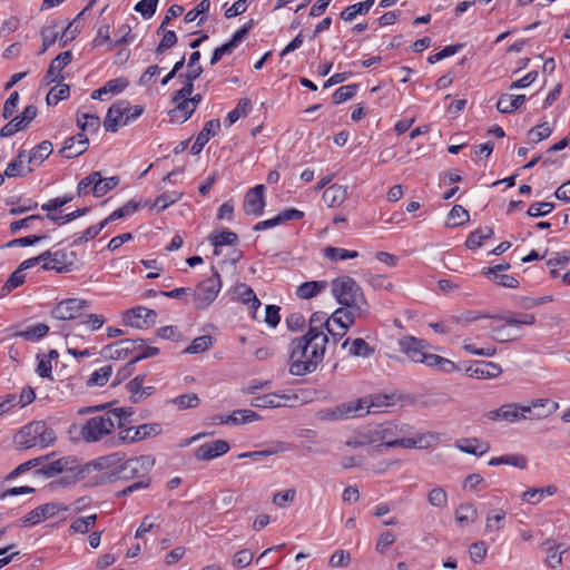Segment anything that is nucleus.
Masks as SVG:
<instances>
[{"label": "nucleus", "instance_id": "obj_1", "mask_svg": "<svg viewBox=\"0 0 570 570\" xmlns=\"http://www.w3.org/2000/svg\"><path fill=\"white\" fill-rule=\"evenodd\" d=\"M328 342L327 336L307 334L293 338L288 345L289 373L303 376L316 371L324 360Z\"/></svg>", "mask_w": 570, "mask_h": 570}, {"label": "nucleus", "instance_id": "obj_2", "mask_svg": "<svg viewBox=\"0 0 570 570\" xmlns=\"http://www.w3.org/2000/svg\"><path fill=\"white\" fill-rule=\"evenodd\" d=\"M403 434V426L382 423L368 429L364 438L367 443H379L376 449L380 452L382 448L429 449L440 439L435 432L416 433L411 438H404Z\"/></svg>", "mask_w": 570, "mask_h": 570}, {"label": "nucleus", "instance_id": "obj_3", "mask_svg": "<svg viewBox=\"0 0 570 570\" xmlns=\"http://www.w3.org/2000/svg\"><path fill=\"white\" fill-rule=\"evenodd\" d=\"M399 346L400 351L414 363L424 364L430 368H434L445 374H450L459 370L458 365L453 361L438 354L430 353L431 346L425 340L407 335L399 341Z\"/></svg>", "mask_w": 570, "mask_h": 570}, {"label": "nucleus", "instance_id": "obj_4", "mask_svg": "<svg viewBox=\"0 0 570 570\" xmlns=\"http://www.w3.org/2000/svg\"><path fill=\"white\" fill-rule=\"evenodd\" d=\"M55 431L43 421H33L21 428L13 436V443L19 449H45L53 444Z\"/></svg>", "mask_w": 570, "mask_h": 570}, {"label": "nucleus", "instance_id": "obj_5", "mask_svg": "<svg viewBox=\"0 0 570 570\" xmlns=\"http://www.w3.org/2000/svg\"><path fill=\"white\" fill-rule=\"evenodd\" d=\"M499 320L504 321V324L495 325L493 322L482 325V328L489 330L491 338L503 343L518 338L519 334H513L509 327H517L520 325H532L535 323V317L532 314H510Z\"/></svg>", "mask_w": 570, "mask_h": 570}, {"label": "nucleus", "instance_id": "obj_6", "mask_svg": "<svg viewBox=\"0 0 570 570\" xmlns=\"http://www.w3.org/2000/svg\"><path fill=\"white\" fill-rule=\"evenodd\" d=\"M115 430V422L106 412L88 419L80 428L79 434L87 443H96Z\"/></svg>", "mask_w": 570, "mask_h": 570}, {"label": "nucleus", "instance_id": "obj_7", "mask_svg": "<svg viewBox=\"0 0 570 570\" xmlns=\"http://www.w3.org/2000/svg\"><path fill=\"white\" fill-rule=\"evenodd\" d=\"M222 288L220 276L217 272L202 281L195 289H191L194 306L196 309H207L217 298Z\"/></svg>", "mask_w": 570, "mask_h": 570}, {"label": "nucleus", "instance_id": "obj_8", "mask_svg": "<svg viewBox=\"0 0 570 570\" xmlns=\"http://www.w3.org/2000/svg\"><path fill=\"white\" fill-rule=\"evenodd\" d=\"M331 293L341 306L365 297L362 287L347 275L338 276L332 281Z\"/></svg>", "mask_w": 570, "mask_h": 570}, {"label": "nucleus", "instance_id": "obj_9", "mask_svg": "<svg viewBox=\"0 0 570 570\" xmlns=\"http://www.w3.org/2000/svg\"><path fill=\"white\" fill-rule=\"evenodd\" d=\"M154 460L148 455H140L128 460H122L119 468L112 472V476L118 479L144 478L148 474Z\"/></svg>", "mask_w": 570, "mask_h": 570}, {"label": "nucleus", "instance_id": "obj_10", "mask_svg": "<svg viewBox=\"0 0 570 570\" xmlns=\"http://www.w3.org/2000/svg\"><path fill=\"white\" fill-rule=\"evenodd\" d=\"M88 307L89 303L86 299L66 298L57 303L50 314L58 321L80 320L81 312Z\"/></svg>", "mask_w": 570, "mask_h": 570}, {"label": "nucleus", "instance_id": "obj_11", "mask_svg": "<svg viewBox=\"0 0 570 570\" xmlns=\"http://www.w3.org/2000/svg\"><path fill=\"white\" fill-rule=\"evenodd\" d=\"M361 401H350L333 407H325L316 413L321 421H341L350 417H356L360 414Z\"/></svg>", "mask_w": 570, "mask_h": 570}, {"label": "nucleus", "instance_id": "obj_12", "mask_svg": "<svg viewBox=\"0 0 570 570\" xmlns=\"http://www.w3.org/2000/svg\"><path fill=\"white\" fill-rule=\"evenodd\" d=\"M528 413H531V407H525V405H518L515 403H508L503 404L499 409L487 412L485 417L494 422L504 421L513 423L519 420H525L528 417Z\"/></svg>", "mask_w": 570, "mask_h": 570}, {"label": "nucleus", "instance_id": "obj_13", "mask_svg": "<svg viewBox=\"0 0 570 570\" xmlns=\"http://www.w3.org/2000/svg\"><path fill=\"white\" fill-rule=\"evenodd\" d=\"M340 318H344L347 325H353L357 320H366L370 316V304L365 297L353 303L341 306L336 309Z\"/></svg>", "mask_w": 570, "mask_h": 570}, {"label": "nucleus", "instance_id": "obj_14", "mask_svg": "<svg viewBox=\"0 0 570 570\" xmlns=\"http://www.w3.org/2000/svg\"><path fill=\"white\" fill-rule=\"evenodd\" d=\"M37 111L35 105L24 107L20 116L14 117L1 128L0 136L2 138L11 137L16 132L24 129L36 118Z\"/></svg>", "mask_w": 570, "mask_h": 570}, {"label": "nucleus", "instance_id": "obj_15", "mask_svg": "<svg viewBox=\"0 0 570 570\" xmlns=\"http://www.w3.org/2000/svg\"><path fill=\"white\" fill-rule=\"evenodd\" d=\"M156 312L147 307L137 306L125 313L124 321L135 328H148L155 323Z\"/></svg>", "mask_w": 570, "mask_h": 570}, {"label": "nucleus", "instance_id": "obj_16", "mask_svg": "<svg viewBox=\"0 0 570 570\" xmlns=\"http://www.w3.org/2000/svg\"><path fill=\"white\" fill-rule=\"evenodd\" d=\"M128 109V101L118 100L112 104L105 117L104 127L106 131L116 132L120 126H126L125 114Z\"/></svg>", "mask_w": 570, "mask_h": 570}, {"label": "nucleus", "instance_id": "obj_17", "mask_svg": "<svg viewBox=\"0 0 570 570\" xmlns=\"http://www.w3.org/2000/svg\"><path fill=\"white\" fill-rule=\"evenodd\" d=\"M298 396L296 394L285 393H269L262 396H256L250 401V405L261 409H274L287 405L288 403L296 402Z\"/></svg>", "mask_w": 570, "mask_h": 570}, {"label": "nucleus", "instance_id": "obj_18", "mask_svg": "<svg viewBox=\"0 0 570 570\" xmlns=\"http://www.w3.org/2000/svg\"><path fill=\"white\" fill-rule=\"evenodd\" d=\"M229 451V444L225 440H214L199 445L195 452V459L199 461H210L223 456Z\"/></svg>", "mask_w": 570, "mask_h": 570}, {"label": "nucleus", "instance_id": "obj_19", "mask_svg": "<svg viewBox=\"0 0 570 570\" xmlns=\"http://www.w3.org/2000/svg\"><path fill=\"white\" fill-rule=\"evenodd\" d=\"M253 21L245 23L240 29H238L229 41L217 47L210 58V65H216L224 55H229L233 50L245 39L249 30L252 29Z\"/></svg>", "mask_w": 570, "mask_h": 570}, {"label": "nucleus", "instance_id": "obj_20", "mask_svg": "<svg viewBox=\"0 0 570 570\" xmlns=\"http://www.w3.org/2000/svg\"><path fill=\"white\" fill-rule=\"evenodd\" d=\"M264 185H257L250 188L244 198L243 209L247 215L261 216L264 212Z\"/></svg>", "mask_w": 570, "mask_h": 570}, {"label": "nucleus", "instance_id": "obj_21", "mask_svg": "<svg viewBox=\"0 0 570 570\" xmlns=\"http://www.w3.org/2000/svg\"><path fill=\"white\" fill-rule=\"evenodd\" d=\"M465 373L470 377L489 380L499 376L502 373V368L498 363L482 361L466 367Z\"/></svg>", "mask_w": 570, "mask_h": 570}, {"label": "nucleus", "instance_id": "obj_22", "mask_svg": "<svg viewBox=\"0 0 570 570\" xmlns=\"http://www.w3.org/2000/svg\"><path fill=\"white\" fill-rule=\"evenodd\" d=\"M173 102L175 104V108L168 112L169 120L173 124H184L196 110L195 105H193L188 98L178 99L177 97H173Z\"/></svg>", "mask_w": 570, "mask_h": 570}, {"label": "nucleus", "instance_id": "obj_23", "mask_svg": "<svg viewBox=\"0 0 570 570\" xmlns=\"http://www.w3.org/2000/svg\"><path fill=\"white\" fill-rule=\"evenodd\" d=\"M220 130V121L219 119L208 120L203 129L197 135L191 148L190 153L193 155H198L204 146L209 141L212 137H215Z\"/></svg>", "mask_w": 570, "mask_h": 570}, {"label": "nucleus", "instance_id": "obj_24", "mask_svg": "<svg viewBox=\"0 0 570 570\" xmlns=\"http://www.w3.org/2000/svg\"><path fill=\"white\" fill-rule=\"evenodd\" d=\"M89 145V140L85 134H77L65 140L60 153L63 157L70 159L83 154Z\"/></svg>", "mask_w": 570, "mask_h": 570}, {"label": "nucleus", "instance_id": "obj_25", "mask_svg": "<svg viewBox=\"0 0 570 570\" xmlns=\"http://www.w3.org/2000/svg\"><path fill=\"white\" fill-rule=\"evenodd\" d=\"M525 407H531V413H528L527 419L541 420L553 414L559 409V403L549 399H537L530 405H525Z\"/></svg>", "mask_w": 570, "mask_h": 570}, {"label": "nucleus", "instance_id": "obj_26", "mask_svg": "<svg viewBox=\"0 0 570 570\" xmlns=\"http://www.w3.org/2000/svg\"><path fill=\"white\" fill-rule=\"evenodd\" d=\"M543 549L546 550V566L554 569L561 566L562 554L568 551V546L563 543H554L548 540L543 543Z\"/></svg>", "mask_w": 570, "mask_h": 570}, {"label": "nucleus", "instance_id": "obj_27", "mask_svg": "<svg viewBox=\"0 0 570 570\" xmlns=\"http://www.w3.org/2000/svg\"><path fill=\"white\" fill-rule=\"evenodd\" d=\"M455 448L463 453L473 454L476 456H482L490 450L488 442L481 441L476 438L460 439L455 442Z\"/></svg>", "mask_w": 570, "mask_h": 570}, {"label": "nucleus", "instance_id": "obj_28", "mask_svg": "<svg viewBox=\"0 0 570 570\" xmlns=\"http://www.w3.org/2000/svg\"><path fill=\"white\" fill-rule=\"evenodd\" d=\"M393 400H394L393 395H386V394H377V395L361 397L357 401H361L364 403H362V406L360 407L358 416H363L364 414L370 413L371 409H381V407L390 406L393 404Z\"/></svg>", "mask_w": 570, "mask_h": 570}, {"label": "nucleus", "instance_id": "obj_29", "mask_svg": "<svg viewBox=\"0 0 570 570\" xmlns=\"http://www.w3.org/2000/svg\"><path fill=\"white\" fill-rule=\"evenodd\" d=\"M72 60V53L70 51L60 52L50 63L45 79L48 83L55 82L60 78V72L68 66Z\"/></svg>", "mask_w": 570, "mask_h": 570}, {"label": "nucleus", "instance_id": "obj_30", "mask_svg": "<svg viewBox=\"0 0 570 570\" xmlns=\"http://www.w3.org/2000/svg\"><path fill=\"white\" fill-rule=\"evenodd\" d=\"M337 314L338 312L336 309L331 314L330 322H327L325 330V333L327 336L331 335L334 343L341 340L351 327V325H347L344 318L341 320Z\"/></svg>", "mask_w": 570, "mask_h": 570}, {"label": "nucleus", "instance_id": "obj_31", "mask_svg": "<svg viewBox=\"0 0 570 570\" xmlns=\"http://www.w3.org/2000/svg\"><path fill=\"white\" fill-rule=\"evenodd\" d=\"M124 459H125V453L115 452V453H110V454L95 459L91 462V465L96 470L110 471V475H112V472L119 468V465Z\"/></svg>", "mask_w": 570, "mask_h": 570}, {"label": "nucleus", "instance_id": "obj_32", "mask_svg": "<svg viewBox=\"0 0 570 570\" xmlns=\"http://www.w3.org/2000/svg\"><path fill=\"white\" fill-rule=\"evenodd\" d=\"M326 288V281H309L296 288V295L302 299H311L323 293Z\"/></svg>", "mask_w": 570, "mask_h": 570}, {"label": "nucleus", "instance_id": "obj_33", "mask_svg": "<svg viewBox=\"0 0 570 570\" xmlns=\"http://www.w3.org/2000/svg\"><path fill=\"white\" fill-rule=\"evenodd\" d=\"M287 450H289L288 443H285L282 441H276L264 450L245 452V453L239 454L238 458H240V459L249 458L252 460L257 461V460H261L262 458H266V456L274 455V454H277L281 452H285Z\"/></svg>", "mask_w": 570, "mask_h": 570}, {"label": "nucleus", "instance_id": "obj_34", "mask_svg": "<svg viewBox=\"0 0 570 570\" xmlns=\"http://www.w3.org/2000/svg\"><path fill=\"white\" fill-rule=\"evenodd\" d=\"M49 332V326L43 323H36L14 333V336L21 337L27 342H38Z\"/></svg>", "mask_w": 570, "mask_h": 570}, {"label": "nucleus", "instance_id": "obj_35", "mask_svg": "<svg viewBox=\"0 0 570 570\" xmlns=\"http://www.w3.org/2000/svg\"><path fill=\"white\" fill-rule=\"evenodd\" d=\"M327 322H330V316H327L324 312H315L311 315L308 322V331L305 333L307 335H317V336H327L325 333Z\"/></svg>", "mask_w": 570, "mask_h": 570}, {"label": "nucleus", "instance_id": "obj_36", "mask_svg": "<svg viewBox=\"0 0 570 570\" xmlns=\"http://www.w3.org/2000/svg\"><path fill=\"white\" fill-rule=\"evenodd\" d=\"M524 101V95L503 94L497 102V109L502 114H510L517 110Z\"/></svg>", "mask_w": 570, "mask_h": 570}, {"label": "nucleus", "instance_id": "obj_37", "mask_svg": "<svg viewBox=\"0 0 570 570\" xmlns=\"http://www.w3.org/2000/svg\"><path fill=\"white\" fill-rule=\"evenodd\" d=\"M507 512L503 509H493L488 512L484 531L488 533L498 532L505 525Z\"/></svg>", "mask_w": 570, "mask_h": 570}, {"label": "nucleus", "instance_id": "obj_38", "mask_svg": "<svg viewBox=\"0 0 570 570\" xmlns=\"http://www.w3.org/2000/svg\"><path fill=\"white\" fill-rule=\"evenodd\" d=\"M210 244L215 247V255H219L218 248L225 245H236L238 243V236L236 233L224 229L220 232L213 233L209 236Z\"/></svg>", "mask_w": 570, "mask_h": 570}, {"label": "nucleus", "instance_id": "obj_39", "mask_svg": "<svg viewBox=\"0 0 570 570\" xmlns=\"http://www.w3.org/2000/svg\"><path fill=\"white\" fill-rule=\"evenodd\" d=\"M144 381H145L144 375H137L127 384V390L130 393L131 400L134 402H139L144 397H146L153 393L154 387L153 386L144 387L142 386Z\"/></svg>", "mask_w": 570, "mask_h": 570}, {"label": "nucleus", "instance_id": "obj_40", "mask_svg": "<svg viewBox=\"0 0 570 570\" xmlns=\"http://www.w3.org/2000/svg\"><path fill=\"white\" fill-rule=\"evenodd\" d=\"M346 194V188L344 186L334 184L325 189L323 200L328 207H335L345 200Z\"/></svg>", "mask_w": 570, "mask_h": 570}, {"label": "nucleus", "instance_id": "obj_41", "mask_svg": "<svg viewBox=\"0 0 570 570\" xmlns=\"http://www.w3.org/2000/svg\"><path fill=\"white\" fill-rule=\"evenodd\" d=\"M374 2V0H365L363 2L348 6L341 12V19L346 22H351L357 14H366L373 7Z\"/></svg>", "mask_w": 570, "mask_h": 570}, {"label": "nucleus", "instance_id": "obj_42", "mask_svg": "<svg viewBox=\"0 0 570 570\" xmlns=\"http://www.w3.org/2000/svg\"><path fill=\"white\" fill-rule=\"evenodd\" d=\"M259 420V415L252 410H236L226 415L227 425L247 424Z\"/></svg>", "mask_w": 570, "mask_h": 570}, {"label": "nucleus", "instance_id": "obj_43", "mask_svg": "<svg viewBox=\"0 0 570 570\" xmlns=\"http://www.w3.org/2000/svg\"><path fill=\"white\" fill-rule=\"evenodd\" d=\"M76 461L71 458H61L53 462H50L41 468V473L47 476H53L58 473L68 471L72 469V464Z\"/></svg>", "mask_w": 570, "mask_h": 570}, {"label": "nucleus", "instance_id": "obj_44", "mask_svg": "<svg viewBox=\"0 0 570 570\" xmlns=\"http://www.w3.org/2000/svg\"><path fill=\"white\" fill-rule=\"evenodd\" d=\"M557 489L552 485L544 488H531L523 492L522 501L530 504H538L543 498L553 495Z\"/></svg>", "mask_w": 570, "mask_h": 570}, {"label": "nucleus", "instance_id": "obj_45", "mask_svg": "<svg viewBox=\"0 0 570 570\" xmlns=\"http://www.w3.org/2000/svg\"><path fill=\"white\" fill-rule=\"evenodd\" d=\"M52 153V145L48 140L41 141L28 155V164L38 166L47 159Z\"/></svg>", "mask_w": 570, "mask_h": 570}, {"label": "nucleus", "instance_id": "obj_46", "mask_svg": "<svg viewBox=\"0 0 570 570\" xmlns=\"http://www.w3.org/2000/svg\"><path fill=\"white\" fill-rule=\"evenodd\" d=\"M250 109L252 101L248 98L239 99L236 107L227 114L225 125H234L239 118L247 116Z\"/></svg>", "mask_w": 570, "mask_h": 570}, {"label": "nucleus", "instance_id": "obj_47", "mask_svg": "<svg viewBox=\"0 0 570 570\" xmlns=\"http://www.w3.org/2000/svg\"><path fill=\"white\" fill-rule=\"evenodd\" d=\"M119 184V177L111 176L107 178H102L101 174L98 171V177L96 178V184L91 188V193L96 197H101L106 195L109 190L114 189Z\"/></svg>", "mask_w": 570, "mask_h": 570}, {"label": "nucleus", "instance_id": "obj_48", "mask_svg": "<svg viewBox=\"0 0 570 570\" xmlns=\"http://www.w3.org/2000/svg\"><path fill=\"white\" fill-rule=\"evenodd\" d=\"M96 521L97 514L77 518L71 522L68 531L70 534L88 533L96 524Z\"/></svg>", "mask_w": 570, "mask_h": 570}, {"label": "nucleus", "instance_id": "obj_49", "mask_svg": "<svg viewBox=\"0 0 570 570\" xmlns=\"http://www.w3.org/2000/svg\"><path fill=\"white\" fill-rule=\"evenodd\" d=\"M478 519V510L472 503H464L456 508L455 520L460 524L474 523Z\"/></svg>", "mask_w": 570, "mask_h": 570}, {"label": "nucleus", "instance_id": "obj_50", "mask_svg": "<svg viewBox=\"0 0 570 570\" xmlns=\"http://www.w3.org/2000/svg\"><path fill=\"white\" fill-rule=\"evenodd\" d=\"M493 234L494 232L491 227H480L468 236L465 245L470 249H475L482 245L484 239L492 237Z\"/></svg>", "mask_w": 570, "mask_h": 570}, {"label": "nucleus", "instance_id": "obj_51", "mask_svg": "<svg viewBox=\"0 0 570 570\" xmlns=\"http://www.w3.org/2000/svg\"><path fill=\"white\" fill-rule=\"evenodd\" d=\"M323 255L325 258L332 262L353 259L358 256V252L350 250L341 247H332L327 246L323 250Z\"/></svg>", "mask_w": 570, "mask_h": 570}, {"label": "nucleus", "instance_id": "obj_52", "mask_svg": "<svg viewBox=\"0 0 570 570\" xmlns=\"http://www.w3.org/2000/svg\"><path fill=\"white\" fill-rule=\"evenodd\" d=\"M135 346H142V340H121L115 344V350L111 352L112 358H121L122 356L134 353Z\"/></svg>", "mask_w": 570, "mask_h": 570}, {"label": "nucleus", "instance_id": "obj_53", "mask_svg": "<svg viewBox=\"0 0 570 570\" xmlns=\"http://www.w3.org/2000/svg\"><path fill=\"white\" fill-rule=\"evenodd\" d=\"M111 374H112L111 365H105L102 367H99L91 373L90 377L87 381V385L90 387L104 386L109 381Z\"/></svg>", "mask_w": 570, "mask_h": 570}, {"label": "nucleus", "instance_id": "obj_54", "mask_svg": "<svg viewBox=\"0 0 570 570\" xmlns=\"http://www.w3.org/2000/svg\"><path fill=\"white\" fill-rule=\"evenodd\" d=\"M60 29H62V26H59L58 23H53L52 26H48L41 29L40 35L42 39V47L40 53L46 52L49 47L57 41Z\"/></svg>", "mask_w": 570, "mask_h": 570}, {"label": "nucleus", "instance_id": "obj_55", "mask_svg": "<svg viewBox=\"0 0 570 570\" xmlns=\"http://www.w3.org/2000/svg\"><path fill=\"white\" fill-rule=\"evenodd\" d=\"M77 126L82 131L96 132L100 128V118L97 115L80 114L77 116Z\"/></svg>", "mask_w": 570, "mask_h": 570}, {"label": "nucleus", "instance_id": "obj_56", "mask_svg": "<svg viewBox=\"0 0 570 570\" xmlns=\"http://www.w3.org/2000/svg\"><path fill=\"white\" fill-rule=\"evenodd\" d=\"M214 338L210 335L198 336L193 340L191 344L186 347L187 354H199L212 347Z\"/></svg>", "mask_w": 570, "mask_h": 570}, {"label": "nucleus", "instance_id": "obj_57", "mask_svg": "<svg viewBox=\"0 0 570 570\" xmlns=\"http://www.w3.org/2000/svg\"><path fill=\"white\" fill-rule=\"evenodd\" d=\"M180 77H185L186 81L184 86L174 94L173 97L180 98H189L194 92V81L199 77L198 70H194L191 72H186L185 75H180Z\"/></svg>", "mask_w": 570, "mask_h": 570}, {"label": "nucleus", "instance_id": "obj_58", "mask_svg": "<svg viewBox=\"0 0 570 570\" xmlns=\"http://www.w3.org/2000/svg\"><path fill=\"white\" fill-rule=\"evenodd\" d=\"M106 413L110 414L111 421L115 422V428L122 429L128 423V419L134 414V410L131 407H116Z\"/></svg>", "mask_w": 570, "mask_h": 570}, {"label": "nucleus", "instance_id": "obj_59", "mask_svg": "<svg viewBox=\"0 0 570 570\" xmlns=\"http://www.w3.org/2000/svg\"><path fill=\"white\" fill-rule=\"evenodd\" d=\"M470 218L468 210L461 205H454L449 213L448 225L460 226L466 223Z\"/></svg>", "mask_w": 570, "mask_h": 570}, {"label": "nucleus", "instance_id": "obj_60", "mask_svg": "<svg viewBox=\"0 0 570 570\" xmlns=\"http://www.w3.org/2000/svg\"><path fill=\"white\" fill-rule=\"evenodd\" d=\"M170 402L175 404L179 410L194 409L200 404V400L195 393H186L178 395Z\"/></svg>", "mask_w": 570, "mask_h": 570}, {"label": "nucleus", "instance_id": "obj_61", "mask_svg": "<svg viewBox=\"0 0 570 570\" xmlns=\"http://www.w3.org/2000/svg\"><path fill=\"white\" fill-rule=\"evenodd\" d=\"M181 196L183 193L176 190L163 193L156 198L154 206L159 210H165L170 205L177 203Z\"/></svg>", "mask_w": 570, "mask_h": 570}, {"label": "nucleus", "instance_id": "obj_62", "mask_svg": "<svg viewBox=\"0 0 570 570\" xmlns=\"http://www.w3.org/2000/svg\"><path fill=\"white\" fill-rule=\"evenodd\" d=\"M70 89L68 85H59L53 87L46 97V101L49 106H55L59 101L69 97Z\"/></svg>", "mask_w": 570, "mask_h": 570}, {"label": "nucleus", "instance_id": "obj_63", "mask_svg": "<svg viewBox=\"0 0 570 570\" xmlns=\"http://www.w3.org/2000/svg\"><path fill=\"white\" fill-rule=\"evenodd\" d=\"M374 350L363 340L355 338L351 342L350 354L352 356L368 357Z\"/></svg>", "mask_w": 570, "mask_h": 570}, {"label": "nucleus", "instance_id": "obj_64", "mask_svg": "<svg viewBox=\"0 0 570 570\" xmlns=\"http://www.w3.org/2000/svg\"><path fill=\"white\" fill-rule=\"evenodd\" d=\"M357 86L356 85H346L342 86L335 90L332 96L333 104L338 105L351 98H353L356 94Z\"/></svg>", "mask_w": 570, "mask_h": 570}]
</instances>
